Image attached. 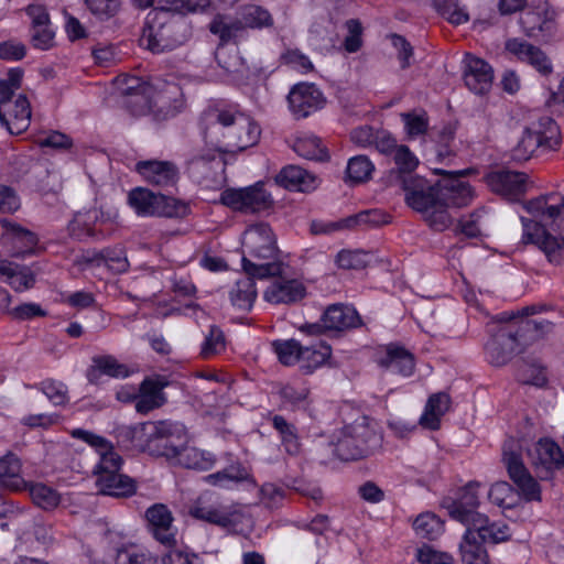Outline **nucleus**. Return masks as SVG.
<instances>
[{"mask_svg": "<svg viewBox=\"0 0 564 564\" xmlns=\"http://www.w3.org/2000/svg\"><path fill=\"white\" fill-rule=\"evenodd\" d=\"M528 456L540 479H550L554 470L564 467L562 449L549 437L540 438L532 448L528 449Z\"/></svg>", "mask_w": 564, "mask_h": 564, "instance_id": "nucleus-14", "label": "nucleus"}, {"mask_svg": "<svg viewBox=\"0 0 564 564\" xmlns=\"http://www.w3.org/2000/svg\"><path fill=\"white\" fill-rule=\"evenodd\" d=\"M243 29L245 28L240 20L226 23L223 20L215 19L209 25V31L213 34L218 35L221 42H229L230 40L236 39Z\"/></svg>", "mask_w": 564, "mask_h": 564, "instance_id": "nucleus-64", "label": "nucleus"}, {"mask_svg": "<svg viewBox=\"0 0 564 564\" xmlns=\"http://www.w3.org/2000/svg\"><path fill=\"white\" fill-rule=\"evenodd\" d=\"M147 442L151 445L154 442L164 441V438L180 440L184 438L185 427L183 424L169 420L149 422L143 424Z\"/></svg>", "mask_w": 564, "mask_h": 564, "instance_id": "nucleus-40", "label": "nucleus"}, {"mask_svg": "<svg viewBox=\"0 0 564 564\" xmlns=\"http://www.w3.org/2000/svg\"><path fill=\"white\" fill-rule=\"evenodd\" d=\"M176 458L182 466L197 470H209L216 463V457L210 452L187 446L182 448Z\"/></svg>", "mask_w": 564, "mask_h": 564, "instance_id": "nucleus-44", "label": "nucleus"}, {"mask_svg": "<svg viewBox=\"0 0 564 564\" xmlns=\"http://www.w3.org/2000/svg\"><path fill=\"white\" fill-rule=\"evenodd\" d=\"M0 226L4 230L3 238L10 245L12 257L24 258L35 253L39 243L36 234L7 218L0 219Z\"/></svg>", "mask_w": 564, "mask_h": 564, "instance_id": "nucleus-22", "label": "nucleus"}, {"mask_svg": "<svg viewBox=\"0 0 564 564\" xmlns=\"http://www.w3.org/2000/svg\"><path fill=\"white\" fill-rule=\"evenodd\" d=\"M30 120L31 107L24 95H19L14 101L0 108V122L11 134L24 132L30 126Z\"/></svg>", "mask_w": 564, "mask_h": 564, "instance_id": "nucleus-26", "label": "nucleus"}, {"mask_svg": "<svg viewBox=\"0 0 564 564\" xmlns=\"http://www.w3.org/2000/svg\"><path fill=\"white\" fill-rule=\"evenodd\" d=\"M128 203L139 216L180 217L186 214V205L163 194H155L144 187L129 192Z\"/></svg>", "mask_w": 564, "mask_h": 564, "instance_id": "nucleus-8", "label": "nucleus"}, {"mask_svg": "<svg viewBox=\"0 0 564 564\" xmlns=\"http://www.w3.org/2000/svg\"><path fill=\"white\" fill-rule=\"evenodd\" d=\"M336 263L345 270H360L368 264V254L359 250H341L336 257Z\"/></svg>", "mask_w": 564, "mask_h": 564, "instance_id": "nucleus-62", "label": "nucleus"}, {"mask_svg": "<svg viewBox=\"0 0 564 564\" xmlns=\"http://www.w3.org/2000/svg\"><path fill=\"white\" fill-rule=\"evenodd\" d=\"M87 262L107 265L115 273L126 272L129 268L126 252L121 247L105 248L94 252L93 257L87 259Z\"/></svg>", "mask_w": 564, "mask_h": 564, "instance_id": "nucleus-43", "label": "nucleus"}, {"mask_svg": "<svg viewBox=\"0 0 564 564\" xmlns=\"http://www.w3.org/2000/svg\"><path fill=\"white\" fill-rule=\"evenodd\" d=\"M523 227L522 241L524 243H533L544 252L547 260L556 265L564 262V237L552 235L545 225L540 221L521 217Z\"/></svg>", "mask_w": 564, "mask_h": 564, "instance_id": "nucleus-11", "label": "nucleus"}, {"mask_svg": "<svg viewBox=\"0 0 564 564\" xmlns=\"http://www.w3.org/2000/svg\"><path fill=\"white\" fill-rule=\"evenodd\" d=\"M144 518L148 531L158 542L169 547L176 544L175 532L173 531L174 517L166 505L154 503L150 506L145 510Z\"/></svg>", "mask_w": 564, "mask_h": 564, "instance_id": "nucleus-19", "label": "nucleus"}, {"mask_svg": "<svg viewBox=\"0 0 564 564\" xmlns=\"http://www.w3.org/2000/svg\"><path fill=\"white\" fill-rule=\"evenodd\" d=\"M188 512L195 519L234 531L242 530L245 525L251 524L250 517L237 509L215 508L197 502L189 508Z\"/></svg>", "mask_w": 564, "mask_h": 564, "instance_id": "nucleus-15", "label": "nucleus"}, {"mask_svg": "<svg viewBox=\"0 0 564 564\" xmlns=\"http://www.w3.org/2000/svg\"><path fill=\"white\" fill-rule=\"evenodd\" d=\"M272 426L279 432L285 452L295 456L301 451V443L296 427L289 423L282 415H274L271 420Z\"/></svg>", "mask_w": 564, "mask_h": 564, "instance_id": "nucleus-47", "label": "nucleus"}, {"mask_svg": "<svg viewBox=\"0 0 564 564\" xmlns=\"http://www.w3.org/2000/svg\"><path fill=\"white\" fill-rule=\"evenodd\" d=\"M151 561V554L144 547L137 544L123 545L117 551V564H144Z\"/></svg>", "mask_w": 564, "mask_h": 564, "instance_id": "nucleus-57", "label": "nucleus"}, {"mask_svg": "<svg viewBox=\"0 0 564 564\" xmlns=\"http://www.w3.org/2000/svg\"><path fill=\"white\" fill-rule=\"evenodd\" d=\"M527 209L550 226L552 230L564 234V197L560 194H549L531 199Z\"/></svg>", "mask_w": 564, "mask_h": 564, "instance_id": "nucleus-17", "label": "nucleus"}, {"mask_svg": "<svg viewBox=\"0 0 564 564\" xmlns=\"http://www.w3.org/2000/svg\"><path fill=\"white\" fill-rule=\"evenodd\" d=\"M502 463L522 499L527 502L542 500L541 487L525 467L521 456V446L513 437L503 442Z\"/></svg>", "mask_w": 564, "mask_h": 564, "instance_id": "nucleus-7", "label": "nucleus"}, {"mask_svg": "<svg viewBox=\"0 0 564 564\" xmlns=\"http://www.w3.org/2000/svg\"><path fill=\"white\" fill-rule=\"evenodd\" d=\"M536 150H541L540 141H538V137L532 128H527L517 145L512 149L511 158L518 162L527 161Z\"/></svg>", "mask_w": 564, "mask_h": 564, "instance_id": "nucleus-53", "label": "nucleus"}, {"mask_svg": "<svg viewBox=\"0 0 564 564\" xmlns=\"http://www.w3.org/2000/svg\"><path fill=\"white\" fill-rule=\"evenodd\" d=\"M273 351L284 366H293L301 360L303 344L297 339H278L272 343Z\"/></svg>", "mask_w": 564, "mask_h": 564, "instance_id": "nucleus-50", "label": "nucleus"}, {"mask_svg": "<svg viewBox=\"0 0 564 564\" xmlns=\"http://www.w3.org/2000/svg\"><path fill=\"white\" fill-rule=\"evenodd\" d=\"M278 394L281 399L280 409L296 411L306 405L310 390L304 386L288 383L279 389Z\"/></svg>", "mask_w": 564, "mask_h": 564, "instance_id": "nucleus-45", "label": "nucleus"}, {"mask_svg": "<svg viewBox=\"0 0 564 564\" xmlns=\"http://www.w3.org/2000/svg\"><path fill=\"white\" fill-rule=\"evenodd\" d=\"M21 463L13 454L8 453L0 457V489L10 491H20L25 488L26 484L20 475Z\"/></svg>", "mask_w": 564, "mask_h": 564, "instance_id": "nucleus-34", "label": "nucleus"}, {"mask_svg": "<svg viewBox=\"0 0 564 564\" xmlns=\"http://www.w3.org/2000/svg\"><path fill=\"white\" fill-rule=\"evenodd\" d=\"M381 443L382 435L377 429V423L366 415L343 426L332 442L335 454L341 460L368 457L381 447Z\"/></svg>", "mask_w": 564, "mask_h": 564, "instance_id": "nucleus-3", "label": "nucleus"}, {"mask_svg": "<svg viewBox=\"0 0 564 564\" xmlns=\"http://www.w3.org/2000/svg\"><path fill=\"white\" fill-rule=\"evenodd\" d=\"M332 356V347L323 340L311 345H303L301 368L305 373H313L317 368L326 365Z\"/></svg>", "mask_w": 564, "mask_h": 564, "instance_id": "nucleus-37", "label": "nucleus"}, {"mask_svg": "<svg viewBox=\"0 0 564 564\" xmlns=\"http://www.w3.org/2000/svg\"><path fill=\"white\" fill-rule=\"evenodd\" d=\"M505 48L519 62L533 67L541 76L547 77L553 73L551 58L540 47L513 37L506 41Z\"/></svg>", "mask_w": 564, "mask_h": 564, "instance_id": "nucleus-20", "label": "nucleus"}, {"mask_svg": "<svg viewBox=\"0 0 564 564\" xmlns=\"http://www.w3.org/2000/svg\"><path fill=\"white\" fill-rule=\"evenodd\" d=\"M285 268L288 267L285 265ZM283 274L275 275L276 280L264 291L263 297L267 302L271 304H293L306 295V289L302 282L295 279H284Z\"/></svg>", "mask_w": 564, "mask_h": 564, "instance_id": "nucleus-24", "label": "nucleus"}, {"mask_svg": "<svg viewBox=\"0 0 564 564\" xmlns=\"http://www.w3.org/2000/svg\"><path fill=\"white\" fill-rule=\"evenodd\" d=\"M289 108L296 119L306 118L325 104L322 91L314 84L299 83L288 95Z\"/></svg>", "mask_w": 564, "mask_h": 564, "instance_id": "nucleus-18", "label": "nucleus"}, {"mask_svg": "<svg viewBox=\"0 0 564 564\" xmlns=\"http://www.w3.org/2000/svg\"><path fill=\"white\" fill-rule=\"evenodd\" d=\"M36 388L42 391L54 405H65L69 400L67 387L61 381L46 379L40 382Z\"/></svg>", "mask_w": 564, "mask_h": 564, "instance_id": "nucleus-58", "label": "nucleus"}, {"mask_svg": "<svg viewBox=\"0 0 564 564\" xmlns=\"http://www.w3.org/2000/svg\"><path fill=\"white\" fill-rule=\"evenodd\" d=\"M492 80V67L485 59L468 54L464 70V82L467 88L476 95H485L490 90Z\"/></svg>", "mask_w": 564, "mask_h": 564, "instance_id": "nucleus-23", "label": "nucleus"}, {"mask_svg": "<svg viewBox=\"0 0 564 564\" xmlns=\"http://www.w3.org/2000/svg\"><path fill=\"white\" fill-rule=\"evenodd\" d=\"M413 529L422 539L435 540L444 532V522L436 514L425 512L416 517Z\"/></svg>", "mask_w": 564, "mask_h": 564, "instance_id": "nucleus-48", "label": "nucleus"}, {"mask_svg": "<svg viewBox=\"0 0 564 564\" xmlns=\"http://www.w3.org/2000/svg\"><path fill=\"white\" fill-rule=\"evenodd\" d=\"M30 495L34 503L44 510L54 509L61 502L59 494L44 484L32 485Z\"/></svg>", "mask_w": 564, "mask_h": 564, "instance_id": "nucleus-55", "label": "nucleus"}, {"mask_svg": "<svg viewBox=\"0 0 564 564\" xmlns=\"http://www.w3.org/2000/svg\"><path fill=\"white\" fill-rule=\"evenodd\" d=\"M480 484L477 481H469L466 486L459 489L455 499L447 498L443 501V507L447 510L452 519L460 522L466 528L481 517L482 513L478 512L479 496L478 488Z\"/></svg>", "mask_w": 564, "mask_h": 564, "instance_id": "nucleus-13", "label": "nucleus"}, {"mask_svg": "<svg viewBox=\"0 0 564 564\" xmlns=\"http://www.w3.org/2000/svg\"><path fill=\"white\" fill-rule=\"evenodd\" d=\"M226 349V337L224 332L216 325L209 327V332L206 335L202 347L200 356L204 359H209Z\"/></svg>", "mask_w": 564, "mask_h": 564, "instance_id": "nucleus-54", "label": "nucleus"}, {"mask_svg": "<svg viewBox=\"0 0 564 564\" xmlns=\"http://www.w3.org/2000/svg\"><path fill=\"white\" fill-rule=\"evenodd\" d=\"M378 365L392 372L403 377H409L413 373L415 364L413 355L405 348L389 345L384 356L378 359Z\"/></svg>", "mask_w": 564, "mask_h": 564, "instance_id": "nucleus-32", "label": "nucleus"}, {"mask_svg": "<svg viewBox=\"0 0 564 564\" xmlns=\"http://www.w3.org/2000/svg\"><path fill=\"white\" fill-rule=\"evenodd\" d=\"M554 22V11L547 2H539L535 6L528 7L520 14L519 23L529 37H535L539 34L550 31Z\"/></svg>", "mask_w": 564, "mask_h": 564, "instance_id": "nucleus-25", "label": "nucleus"}, {"mask_svg": "<svg viewBox=\"0 0 564 564\" xmlns=\"http://www.w3.org/2000/svg\"><path fill=\"white\" fill-rule=\"evenodd\" d=\"M328 332H345L361 326L362 321L355 307L344 304L329 305L321 317Z\"/></svg>", "mask_w": 564, "mask_h": 564, "instance_id": "nucleus-28", "label": "nucleus"}, {"mask_svg": "<svg viewBox=\"0 0 564 564\" xmlns=\"http://www.w3.org/2000/svg\"><path fill=\"white\" fill-rule=\"evenodd\" d=\"M441 197L448 207H464L471 202L474 193L469 183L455 178L441 183Z\"/></svg>", "mask_w": 564, "mask_h": 564, "instance_id": "nucleus-36", "label": "nucleus"}, {"mask_svg": "<svg viewBox=\"0 0 564 564\" xmlns=\"http://www.w3.org/2000/svg\"><path fill=\"white\" fill-rule=\"evenodd\" d=\"M415 558L420 564H452L453 556L449 553L441 552L432 545L423 544L416 549Z\"/></svg>", "mask_w": 564, "mask_h": 564, "instance_id": "nucleus-63", "label": "nucleus"}, {"mask_svg": "<svg viewBox=\"0 0 564 564\" xmlns=\"http://www.w3.org/2000/svg\"><path fill=\"white\" fill-rule=\"evenodd\" d=\"M275 182L280 186L294 192H312L316 188L315 175L297 165L283 167L275 176Z\"/></svg>", "mask_w": 564, "mask_h": 564, "instance_id": "nucleus-31", "label": "nucleus"}, {"mask_svg": "<svg viewBox=\"0 0 564 564\" xmlns=\"http://www.w3.org/2000/svg\"><path fill=\"white\" fill-rule=\"evenodd\" d=\"M134 171L149 184L160 187L174 186L180 178V171L171 161H138Z\"/></svg>", "mask_w": 564, "mask_h": 564, "instance_id": "nucleus-21", "label": "nucleus"}, {"mask_svg": "<svg viewBox=\"0 0 564 564\" xmlns=\"http://www.w3.org/2000/svg\"><path fill=\"white\" fill-rule=\"evenodd\" d=\"M434 6L453 24L459 25L469 20L466 9L458 4V0H434Z\"/></svg>", "mask_w": 564, "mask_h": 564, "instance_id": "nucleus-56", "label": "nucleus"}, {"mask_svg": "<svg viewBox=\"0 0 564 564\" xmlns=\"http://www.w3.org/2000/svg\"><path fill=\"white\" fill-rule=\"evenodd\" d=\"M470 529L481 540V542H490L494 544L503 542L509 539V527L505 523L490 522L486 514L477 517V520L470 525Z\"/></svg>", "mask_w": 564, "mask_h": 564, "instance_id": "nucleus-38", "label": "nucleus"}, {"mask_svg": "<svg viewBox=\"0 0 564 564\" xmlns=\"http://www.w3.org/2000/svg\"><path fill=\"white\" fill-rule=\"evenodd\" d=\"M345 28L348 34L343 42V47L347 53H356L364 44L361 22L358 19H349L345 22Z\"/></svg>", "mask_w": 564, "mask_h": 564, "instance_id": "nucleus-61", "label": "nucleus"}, {"mask_svg": "<svg viewBox=\"0 0 564 564\" xmlns=\"http://www.w3.org/2000/svg\"><path fill=\"white\" fill-rule=\"evenodd\" d=\"M397 187L404 192L406 205L419 213L430 212L431 207L442 200L441 182L431 184L419 175L401 181V185Z\"/></svg>", "mask_w": 564, "mask_h": 564, "instance_id": "nucleus-12", "label": "nucleus"}, {"mask_svg": "<svg viewBox=\"0 0 564 564\" xmlns=\"http://www.w3.org/2000/svg\"><path fill=\"white\" fill-rule=\"evenodd\" d=\"M242 247L246 253L243 257L249 258L252 262L283 263L278 259L276 239L268 224L250 226L243 232Z\"/></svg>", "mask_w": 564, "mask_h": 564, "instance_id": "nucleus-10", "label": "nucleus"}, {"mask_svg": "<svg viewBox=\"0 0 564 564\" xmlns=\"http://www.w3.org/2000/svg\"><path fill=\"white\" fill-rule=\"evenodd\" d=\"M449 395L444 392L432 394L425 405L424 413L420 417L423 427L435 431L440 427L441 417L448 411Z\"/></svg>", "mask_w": 564, "mask_h": 564, "instance_id": "nucleus-35", "label": "nucleus"}, {"mask_svg": "<svg viewBox=\"0 0 564 564\" xmlns=\"http://www.w3.org/2000/svg\"><path fill=\"white\" fill-rule=\"evenodd\" d=\"M70 435L74 438L80 440L94 447L97 451L99 458H102L106 454L113 451V446L108 440L94 434L93 432L83 429H75L70 432Z\"/></svg>", "mask_w": 564, "mask_h": 564, "instance_id": "nucleus-59", "label": "nucleus"}, {"mask_svg": "<svg viewBox=\"0 0 564 564\" xmlns=\"http://www.w3.org/2000/svg\"><path fill=\"white\" fill-rule=\"evenodd\" d=\"M219 203L234 212L245 214L259 213L273 205L271 194L262 182L242 188H226L221 192Z\"/></svg>", "mask_w": 564, "mask_h": 564, "instance_id": "nucleus-9", "label": "nucleus"}, {"mask_svg": "<svg viewBox=\"0 0 564 564\" xmlns=\"http://www.w3.org/2000/svg\"><path fill=\"white\" fill-rule=\"evenodd\" d=\"M241 262L242 269L247 275L235 283L230 290L229 297L235 307L240 311L249 312L257 299L254 279L264 280L281 275L285 269V264L278 262H252L247 257H242Z\"/></svg>", "mask_w": 564, "mask_h": 564, "instance_id": "nucleus-5", "label": "nucleus"}, {"mask_svg": "<svg viewBox=\"0 0 564 564\" xmlns=\"http://www.w3.org/2000/svg\"><path fill=\"white\" fill-rule=\"evenodd\" d=\"M121 465L122 458L115 449L99 458L94 471L99 494L116 498H127L135 494V481L120 473Z\"/></svg>", "mask_w": 564, "mask_h": 564, "instance_id": "nucleus-6", "label": "nucleus"}, {"mask_svg": "<svg viewBox=\"0 0 564 564\" xmlns=\"http://www.w3.org/2000/svg\"><path fill=\"white\" fill-rule=\"evenodd\" d=\"M478 536L470 529L467 528L459 544V552L462 562L464 564H487L488 554L481 542L478 541Z\"/></svg>", "mask_w": 564, "mask_h": 564, "instance_id": "nucleus-41", "label": "nucleus"}, {"mask_svg": "<svg viewBox=\"0 0 564 564\" xmlns=\"http://www.w3.org/2000/svg\"><path fill=\"white\" fill-rule=\"evenodd\" d=\"M532 130L540 141L542 151L556 150L560 147L562 141L560 127L551 117H541L533 124Z\"/></svg>", "mask_w": 564, "mask_h": 564, "instance_id": "nucleus-42", "label": "nucleus"}, {"mask_svg": "<svg viewBox=\"0 0 564 564\" xmlns=\"http://www.w3.org/2000/svg\"><path fill=\"white\" fill-rule=\"evenodd\" d=\"M447 205L442 200L435 207H431L430 212L423 213L429 226L436 231H444L452 225V217L447 212Z\"/></svg>", "mask_w": 564, "mask_h": 564, "instance_id": "nucleus-60", "label": "nucleus"}, {"mask_svg": "<svg viewBox=\"0 0 564 564\" xmlns=\"http://www.w3.org/2000/svg\"><path fill=\"white\" fill-rule=\"evenodd\" d=\"M102 220V213L97 208L85 212H78L68 223V234L72 238L84 241L88 238H104L102 231L98 228V224Z\"/></svg>", "mask_w": 564, "mask_h": 564, "instance_id": "nucleus-27", "label": "nucleus"}, {"mask_svg": "<svg viewBox=\"0 0 564 564\" xmlns=\"http://www.w3.org/2000/svg\"><path fill=\"white\" fill-rule=\"evenodd\" d=\"M249 478L248 469L239 460H235L221 470L207 475L204 479L212 486L228 488L231 484L247 481Z\"/></svg>", "mask_w": 564, "mask_h": 564, "instance_id": "nucleus-39", "label": "nucleus"}, {"mask_svg": "<svg viewBox=\"0 0 564 564\" xmlns=\"http://www.w3.org/2000/svg\"><path fill=\"white\" fill-rule=\"evenodd\" d=\"M293 149L300 156L307 160L325 161L328 159L327 150L322 145L321 139L315 135L297 138Z\"/></svg>", "mask_w": 564, "mask_h": 564, "instance_id": "nucleus-49", "label": "nucleus"}, {"mask_svg": "<svg viewBox=\"0 0 564 564\" xmlns=\"http://www.w3.org/2000/svg\"><path fill=\"white\" fill-rule=\"evenodd\" d=\"M400 117L409 139H415L417 137L424 135L427 132L430 120L426 111L413 110L409 112H402Z\"/></svg>", "mask_w": 564, "mask_h": 564, "instance_id": "nucleus-52", "label": "nucleus"}, {"mask_svg": "<svg viewBox=\"0 0 564 564\" xmlns=\"http://www.w3.org/2000/svg\"><path fill=\"white\" fill-rule=\"evenodd\" d=\"M3 276L15 292L30 290L35 284V275L29 267L8 260H0V278Z\"/></svg>", "mask_w": 564, "mask_h": 564, "instance_id": "nucleus-33", "label": "nucleus"}, {"mask_svg": "<svg viewBox=\"0 0 564 564\" xmlns=\"http://www.w3.org/2000/svg\"><path fill=\"white\" fill-rule=\"evenodd\" d=\"M239 15L243 28L262 29L273 25L271 13L261 6L246 4L240 9Z\"/></svg>", "mask_w": 564, "mask_h": 564, "instance_id": "nucleus-46", "label": "nucleus"}, {"mask_svg": "<svg viewBox=\"0 0 564 564\" xmlns=\"http://www.w3.org/2000/svg\"><path fill=\"white\" fill-rule=\"evenodd\" d=\"M375 171L373 163L366 155H356L347 163L346 174L354 184L365 183L371 178Z\"/></svg>", "mask_w": 564, "mask_h": 564, "instance_id": "nucleus-51", "label": "nucleus"}, {"mask_svg": "<svg viewBox=\"0 0 564 564\" xmlns=\"http://www.w3.org/2000/svg\"><path fill=\"white\" fill-rule=\"evenodd\" d=\"M394 163L397 167L391 169L383 177L388 187H397L401 185V181L416 176L412 173L417 167L419 160L409 147L402 144L397 148L394 151Z\"/></svg>", "mask_w": 564, "mask_h": 564, "instance_id": "nucleus-29", "label": "nucleus"}, {"mask_svg": "<svg viewBox=\"0 0 564 564\" xmlns=\"http://www.w3.org/2000/svg\"><path fill=\"white\" fill-rule=\"evenodd\" d=\"M186 39L185 20L171 9L159 8L148 13L140 43L152 53L161 54L180 47Z\"/></svg>", "mask_w": 564, "mask_h": 564, "instance_id": "nucleus-2", "label": "nucleus"}, {"mask_svg": "<svg viewBox=\"0 0 564 564\" xmlns=\"http://www.w3.org/2000/svg\"><path fill=\"white\" fill-rule=\"evenodd\" d=\"M93 364L86 371V378L89 383L98 384L101 376L110 378H127L129 369L124 364H121L112 355L94 356Z\"/></svg>", "mask_w": 564, "mask_h": 564, "instance_id": "nucleus-30", "label": "nucleus"}, {"mask_svg": "<svg viewBox=\"0 0 564 564\" xmlns=\"http://www.w3.org/2000/svg\"><path fill=\"white\" fill-rule=\"evenodd\" d=\"M485 182L494 193L508 200H518L527 192L528 175L501 169L486 174Z\"/></svg>", "mask_w": 564, "mask_h": 564, "instance_id": "nucleus-16", "label": "nucleus"}, {"mask_svg": "<svg viewBox=\"0 0 564 564\" xmlns=\"http://www.w3.org/2000/svg\"><path fill=\"white\" fill-rule=\"evenodd\" d=\"M552 323L549 321L521 319L517 329L500 328L485 345L489 361L495 366H503L513 356L523 350L528 339L538 337L540 332H549Z\"/></svg>", "mask_w": 564, "mask_h": 564, "instance_id": "nucleus-4", "label": "nucleus"}, {"mask_svg": "<svg viewBox=\"0 0 564 564\" xmlns=\"http://www.w3.org/2000/svg\"><path fill=\"white\" fill-rule=\"evenodd\" d=\"M203 134L219 153L242 152L254 147L261 135L259 124L232 108L210 107L202 117Z\"/></svg>", "mask_w": 564, "mask_h": 564, "instance_id": "nucleus-1", "label": "nucleus"}]
</instances>
